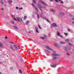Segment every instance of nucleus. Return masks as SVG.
I'll list each match as a JSON object with an SVG mask.
<instances>
[{"mask_svg": "<svg viewBox=\"0 0 74 74\" xmlns=\"http://www.w3.org/2000/svg\"><path fill=\"white\" fill-rule=\"evenodd\" d=\"M72 23H73V24H74V21H73L72 22Z\"/></svg>", "mask_w": 74, "mask_h": 74, "instance_id": "nucleus-44", "label": "nucleus"}, {"mask_svg": "<svg viewBox=\"0 0 74 74\" xmlns=\"http://www.w3.org/2000/svg\"><path fill=\"white\" fill-rule=\"evenodd\" d=\"M45 51H46V52H47L48 53H50V51L48 50H45Z\"/></svg>", "mask_w": 74, "mask_h": 74, "instance_id": "nucleus-17", "label": "nucleus"}, {"mask_svg": "<svg viewBox=\"0 0 74 74\" xmlns=\"http://www.w3.org/2000/svg\"><path fill=\"white\" fill-rule=\"evenodd\" d=\"M68 32H70V29L69 28H68Z\"/></svg>", "mask_w": 74, "mask_h": 74, "instance_id": "nucleus-29", "label": "nucleus"}, {"mask_svg": "<svg viewBox=\"0 0 74 74\" xmlns=\"http://www.w3.org/2000/svg\"><path fill=\"white\" fill-rule=\"evenodd\" d=\"M0 63H1V62H0Z\"/></svg>", "mask_w": 74, "mask_h": 74, "instance_id": "nucleus-57", "label": "nucleus"}, {"mask_svg": "<svg viewBox=\"0 0 74 74\" xmlns=\"http://www.w3.org/2000/svg\"><path fill=\"white\" fill-rule=\"evenodd\" d=\"M70 16H71L70 15H69Z\"/></svg>", "mask_w": 74, "mask_h": 74, "instance_id": "nucleus-56", "label": "nucleus"}, {"mask_svg": "<svg viewBox=\"0 0 74 74\" xmlns=\"http://www.w3.org/2000/svg\"><path fill=\"white\" fill-rule=\"evenodd\" d=\"M1 6H2V5H1Z\"/></svg>", "mask_w": 74, "mask_h": 74, "instance_id": "nucleus-59", "label": "nucleus"}, {"mask_svg": "<svg viewBox=\"0 0 74 74\" xmlns=\"http://www.w3.org/2000/svg\"><path fill=\"white\" fill-rule=\"evenodd\" d=\"M17 21L18 22H21L22 21V19L20 18H17Z\"/></svg>", "mask_w": 74, "mask_h": 74, "instance_id": "nucleus-5", "label": "nucleus"}, {"mask_svg": "<svg viewBox=\"0 0 74 74\" xmlns=\"http://www.w3.org/2000/svg\"><path fill=\"white\" fill-rule=\"evenodd\" d=\"M35 8L36 10H37V12H38V9L36 7H35Z\"/></svg>", "mask_w": 74, "mask_h": 74, "instance_id": "nucleus-24", "label": "nucleus"}, {"mask_svg": "<svg viewBox=\"0 0 74 74\" xmlns=\"http://www.w3.org/2000/svg\"><path fill=\"white\" fill-rule=\"evenodd\" d=\"M36 0H33V3H34V4H36Z\"/></svg>", "mask_w": 74, "mask_h": 74, "instance_id": "nucleus-19", "label": "nucleus"}, {"mask_svg": "<svg viewBox=\"0 0 74 74\" xmlns=\"http://www.w3.org/2000/svg\"><path fill=\"white\" fill-rule=\"evenodd\" d=\"M60 44H65V42L63 41L60 42Z\"/></svg>", "mask_w": 74, "mask_h": 74, "instance_id": "nucleus-11", "label": "nucleus"}, {"mask_svg": "<svg viewBox=\"0 0 74 74\" xmlns=\"http://www.w3.org/2000/svg\"><path fill=\"white\" fill-rule=\"evenodd\" d=\"M59 1H60V0H58Z\"/></svg>", "mask_w": 74, "mask_h": 74, "instance_id": "nucleus-53", "label": "nucleus"}, {"mask_svg": "<svg viewBox=\"0 0 74 74\" xmlns=\"http://www.w3.org/2000/svg\"><path fill=\"white\" fill-rule=\"evenodd\" d=\"M1 10H2V11H4V9L3 8H2Z\"/></svg>", "mask_w": 74, "mask_h": 74, "instance_id": "nucleus-33", "label": "nucleus"}, {"mask_svg": "<svg viewBox=\"0 0 74 74\" xmlns=\"http://www.w3.org/2000/svg\"><path fill=\"white\" fill-rule=\"evenodd\" d=\"M50 11L51 12H55V10L53 9H51Z\"/></svg>", "mask_w": 74, "mask_h": 74, "instance_id": "nucleus-13", "label": "nucleus"}, {"mask_svg": "<svg viewBox=\"0 0 74 74\" xmlns=\"http://www.w3.org/2000/svg\"><path fill=\"white\" fill-rule=\"evenodd\" d=\"M46 47L47 49H48L50 50V51H53V49L50 48L48 46H46Z\"/></svg>", "mask_w": 74, "mask_h": 74, "instance_id": "nucleus-2", "label": "nucleus"}, {"mask_svg": "<svg viewBox=\"0 0 74 74\" xmlns=\"http://www.w3.org/2000/svg\"><path fill=\"white\" fill-rule=\"evenodd\" d=\"M40 67H42V66H40Z\"/></svg>", "mask_w": 74, "mask_h": 74, "instance_id": "nucleus-52", "label": "nucleus"}, {"mask_svg": "<svg viewBox=\"0 0 74 74\" xmlns=\"http://www.w3.org/2000/svg\"><path fill=\"white\" fill-rule=\"evenodd\" d=\"M54 46H55V47H58V44L56 43H55L54 44Z\"/></svg>", "mask_w": 74, "mask_h": 74, "instance_id": "nucleus-15", "label": "nucleus"}, {"mask_svg": "<svg viewBox=\"0 0 74 74\" xmlns=\"http://www.w3.org/2000/svg\"><path fill=\"white\" fill-rule=\"evenodd\" d=\"M41 3L42 4H44V5H46V6L47 5V4H46L44 2L42 1L41 2Z\"/></svg>", "mask_w": 74, "mask_h": 74, "instance_id": "nucleus-12", "label": "nucleus"}, {"mask_svg": "<svg viewBox=\"0 0 74 74\" xmlns=\"http://www.w3.org/2000/svg\"><path fill=\"white\" fill-rule=\"evenodd\" d=\"M13 47L14 48L16 51H17V50H18V47H17V46H16V45H14Z\"/></svg>", "mask_w": 74, "mask_h": 74, "instance_id": "nucleus-4", "label": "nucleus"}, {"mask_svg": "<svg viewBox=\"0 0 74 74\" xmlns=\"http://www.w3.org/2000/svg\"><path fill=\"white\" fill-rule=\"evenodd\" d=\"M34 65H35L36 64V63H34V64H33Z\"/></svg>", "mask_w": 74, "mask_h": 74, "instance_id": "nucleus-47", "label": "nucleus"}, {"mask_svg": "<svg viewBox=\"0 0 74 74\" xmlns=\"http://www.w3.org/2000/svg\"><path fill=\"white\" fill-rule=\"evenodd\" d=\"M66 55H68V56H69L70 55V54H69V53H66Z\"/></svg>", "mask_w": 74, "mask_h": 74, "instance_id": "nucleus-34", "label": "nucleus"}, {"mask_svg": "<svg viewBox=\"0 0 74 74\" xmlns=\"http://www.w3.org/2000/svg\"><path fill=\"white\" fill-rule=\"evenodd\" d=\"M8 37H7V36H5V38L6 39H7V38Z\"/></svg>", "mask_w": 74, "mask_h": 74, "instance_id": "nucleus-43", "label": "nucleus"}, {"mask_svg": "<svg viewBox=\"0 0 74 74\" xmlns=\"http://www.w3.org/2000/svg\"><path fill=\"white\" fill-rule=\"evenodd\" d=\"M10 22H11V23H13V24H14V21H11Z\"/></svg>", "mask_w": 74, "mask_h": 74, "instance_id": "nucleus-25", "label": "nucleus"}, {"mask_svg": "<svg viewBox=\"0 0 74 74\" xmlns=\"http://www.w3.org/2000/svg\"><path fill=\"white\" fill-rule=\"evenodd\" d=\"M57 33L58 35V36H59L60 37H62V36L60 34V33L59 32L57 31Z\"/></svg>", "mask_w": 74, "mask_h": 74, "instance_id": "nucleus-7", "label": "nucleus"}, {"mask_svg": "<svg viewBox=\"0 0 74 74\" xmlns=\"http://www.w3.org/2000/svg\"><path fill=\"white\" fill-rule=\"evenodd\" d=\"M51 67H56V65H50L49 67H51Z\"/></svg>", "mask_w": 74, "mask_h": 74, "instance_id": "nucleus-8", "label": "nucleus"}, {"mask_svg": "<svg viewBox=\"0 0 74 74\" xmlns=\"http://www.w3.org/2000/svg\"><path fill=\"white\" fill-rule=\"evenodd\" d=\"M47 22H49V21H48V20H47Z\"/></svg>", "mask_w": 74, "mask_h": 74, "instance_id": "nucleus-50", "label": "nucleus"}, {"mask_svg": "<svg viewBox=\"0 0 74 74\" xmlns=\"http://www.w3.org/2000/svg\"><path fill=\"white\" fill-rule=\"evenodd\" d=\"M64 34L65 36H67L68 35V34L67 33L64 32Z\"/></svg>", "mask_w": 74, "mask_h": 74, "instance_id": "nucleus-21", "label": "nucleus"}, {"mask_svg": "<svg viewBox=\"0 0 74 74\" xmlns=\"http://www.w3.org/2000/svg\"><path fill=\"white\" fill-rule=\"evenodd\" d=\"M10 2H12V1H10L9 2V3H10Z\"/></svg>", "mask_w": 74, "mask_h": 74, "instance_id": "nucleus-49", "label": "nucleus"}, {"mask_svg": "<svg viewBox=\"0 0 74 74\" xmlns=\"http://www.w3.org/2000/svg\"><path fill=\"white\" fill-rule=\"evenodd\" d=\"M35 29L36 30V32L37 33H38V27H35Z\"/></svg>", "mask_w": 74, "mask_h": 74, "instance_id": "nucleus-10", "label": "nucleus"}, {"mask_svg": "<svg viewBox=\"0 0 74 74\" xmlns=\"http://www.w3.org/2000/svg\"><path fill=\"white\" fill-rule=\"evenodd\" d=\"M43 37H47V36L45 34H44L43 35Z\"/></svg>", "mask_w": 74, "mask_h": 74, "instance_id": "nucleus-27", "label": "nucleus"}, {"mask_svg": "<svg viewBox=\"0 0 74 74\" xmlns=\"http://www.w3.org/2000/svg\"><path fill=\"white\" fill-rule=\"evenodd\" d=\"M68 44H69V45H71V43H68Z\"/></svg>", "mask_w": 74, "mask_h": 74, "instance_id": "nucleus-46", "label": "nucleus"}, {"mask_svg": "<svg viewBox=\"0 0 74 74\" xmlns=\"http://www.w3.org/2000/svg\"><path fill=\"white\" fill-rule=\"evenodd\" d=\"M72 19L73 20H74V19L73 18H72Z\"/></svg>", "mask_w": 74, "mask_h": 74, "instance_id": "nucleus-51", "label": "nucleus"}, {"mask_svg": "<svg viewBox=\"0 0 74 74\" xmlns=\"http://www.w3.org/2000/svg\"><path fill=\"white\" fill-rule=\"evenodd\" d=\"M26 17H27L26 16H25L24 17V20H26Z\"/></svg>", "mask_w": 74, "mask_h": 74, "instance_id": "nucleus-23", "label": "nucleus"}, {"mask_svg": "<svg viewBox=\"0 0 74 74\" xmlns=\"http://www.w3.org/2000/svg\"><path fill=\"white\" fill-rule=\"evenodd\" d=\"M18 49H21V48H20H20H18Z\"/></svg>", "mask_w": 74, "mask_h": 74, "instance_id": "nucleus-54", "label": "nucleus"}, {"mask_svg": "<svg viewBox=\"0 0 74 74\" xmlns=\"http://www.w3.org/2000/svg\"><path fill=\"white\" fill-rule=\"evenodd\" d=\"M10 42V43H11V44H14V42Z\"/></svg>", "mask_w": 74, "mask_h": 74, "instance_id": "nucleus-37", "label": "nucleus"}, {"mask_svg": "<svg viewBox=\"0 0 74 74\" xmlns=\"http://www.w3.org/2000/svg\"><path fill=\"white\" fill-rule=\"evenodd\" d=\"M29 23V21H27L26 22V24H28V23Z\"/></svg>", "mask_w": 74, "mask_h": 74, "instance_id": "nucleus-26", "label": "nucleus"}, {"mask_svg": "<svg viewBox=\"0 0 74 74\" xmlns=\"http://www.w3.org/2000/svg\"><path fill=\"white\" fill-rule=\"evenodd\" d=\"M61 3L62 4H63V1H61Z\"/></svg>", "mask_w": 74, "mask_h": 74, "instance_id": "nucleus-39", "label": "nucleus"}, {"mask_svg": "<svg viewBox=\"0 0 74 74\" xmlns=\"http://www.w3.org/2000/svg\"><path fill=\"white\" fill-rule=\"evenodd\" d=\"M19 73H21V74H22V70L20 69L19 70Z\"/></svg>", "mask_w": 74, "mask_h": 74, "instance_id": "nucleus-20", "label": "nucleus"}, {"mask_svg": "<svg viewBox=\"0 0 74 74\" xmlns=\"http://www.w3.org/2000/svg\"><path fill=\"white\" fill-rule=\"evenodd\" d=\"M65 41H66V42H67L69 41V39H67L65 40Z\"/></svg>", "mask_w": 74, "mask_h": 74, "instance_id": "nucleus-32", "label": "nucleus"}, {"mask_svg": "<svg viewBox=\"0 0 74 74\" xmlns=\"http://www.w3.org/2000/svg\"><path fill=\"white\" fill-rule=\"evenodd\" d=\"M0 74H1V72H0Z\"/></svg>", "mask_w": 74, "mask_h": 74, "instance_id": "nucleus-55", "label": "nucleus"}, {"mask_svg": "<svg viewBox=\"0 0 74 74\" xmlns=\"http://www.w3.org/2000/svg\"><path fill=\"white\" fill-rule=\"evenodd\" d=\"M10 47L12 50V51H14V48H13V47H12V45L10 46Z\"/></svg>", "mask_w": 74, "mask_h": 74, "instance_id": "nucleus-16", "label": "nucleus"}, {"mask_svg": "<svg viewBox=\"0 0 74 74\" xmlns=\"http://www.w3.org/2000/svg\"><path fill=\"white\" fill-rule=\"evenodd\" d=\"M3 43L2 42H0V48H3Z\"/></svg>", "mask_w": 74, "mask_h": 74, "instance_id": "nucleus-6", "label": "nucleus"}, {"mask_svg": "<svg viewBox=\"0 0 74 74\" xmlns=\"http://www.w3.org/2000/svg\"><path fill=\"white\" fill-rule=\"evenodd\" d=\"M38 27H39V28H40V29H41V27H40V25H38Z\"/></svg>", "mask_w": 74, "mask_h": 74, "instance_id": "nucleus-36", "label": "nucleus"}, {"mask_svg": "<svg viewBox=\"0 0 74 74\" xmlns=\"http://www.w3.org/2000/svg\"><path fill=\"white\" fill-rule=\"evenodd\" d=\"M37 17L38 18H40V16H39L38 14H37Z\"/></svg>", "mask_w": 74, "mask_h": 74, "instance_id": "nucleus-28", "label": "nucleus"}, {"mask_svg": "<svg viewBox=\"0 0 74 74\" xmlns=\"http://www.w3.org/2000/svg\"><path fill=\"white\" fill-rule=\"evenodd\" d=\"M41 38H42V40H44V39H45V38H44V37H41Z\"/></svg>", "mask_w": 74, "mask_h": 74, "instance_id": "nucleus-31", "label": "nucleus"}, {"mask_svg": "<svg viewBox=\"0 0 74 74\" xmlns=\"http://www.w3.org/2000/svg\"><path fill=\"white\" fill-rule=\"evenodd\" d=\"M52 26H54V27H57L56 24L55 23H53L52 25Z\"/></svg>", "mask_w": 74, "mask_h": 74, "instance_id": "nucleus-9", "label": "nucleus"}, {"mask_svg": "<svg viewBox=\"0 0 74 74\" xmlns=\"http://www.w3.org/2000/svg\"><path fill=\"white\" fill-rule=\"evenodd\" d=\"M59 15H63V12H60L59 13Z\"/></svg>", "mask_w": 74, "mask_h": 74, "instance_id": "nucleus-14", "label": "nucleus"}, {"mask_svg": "<svg viewBox=\"0 0 74 74\" xmlns=\"http://www.w3.org/2000/svg\"><path fill=\"white\" fill-rule=\"evenodd\" d=\"M52 51L53 52V53L51 55L52 56H55V57H56L57 56H59V55L56 53V52L53 50V51Z\"/></svg>", "mask_w": 74, "mask_h": 74, "instance_id": "nucleus-1", "label": "nucleus"}, {"mask_svg": "<svg viewBox=\"0 0 74 74\" xmlns=\"http://www.w3.org/2000/svg\"><path fill=\"white\" fill-rule=\"evenodd\" d=\"M53 59H57V58L56 57H54L53 58Z\"/></svg>", "mask_w": 74, "mask_h": 74, "instance_id": "nucleus-35", "label": "nucleus"}, {"mask_svg": "<svg viewBox=\"0 0 74 74\" xmlns=\"http://www.w3.org/2000/svg\"><path fill=\"white\" fill-rule=\"evenodd\" d=\"M55 1H56V2H57V3L58 2V0H55Z\"/></svg>", "mask_w": 74, "mask_h": 74, "instance_id": "nucleus-38", "label": "nucleus"}, {"mask_svg": "<svg viewBox=\"0 0 74 74\" xmlns=\"http://www.w3.org/2000/svg\"><path fill=\"white\" fill-rule=\"evenodd\" d=\"M1 3L2 4H4V3H3V1H2V0H1Z\"/></svg>", "mask_w": 74, "mask_h": 74, "instance_id": "nucleus-22", "label": "nucleus"}, {"mask_svg": "<svg viewBox=\"0 0 74 74\" xmlns=\"http://www.w3.org/2000/svg\"><path fill=\"white\" fill-rule=\"evenodd\" d=\"M58 64H53V65H58Z\"/></svg>", "mask_w": 74, "mask_h": 74, "instance_id": "nucleus-41", "label": "nucleus"}, {"mask_svg": "<svg viewBox=\"0 0 74 74\" xmlns=\"http://www.w3.org/2000/svg\"><path fill=\"white\" fill-rule=\"evenodd\" d=\"M32 64H31V65H32Z\"/></svg>", "mask_w": 74, "mask_h": 74, "instance_id": "nucleus-58", "label": "nucleus"}, {"mask_svg": "<svg viewBox=\"0 0 74 74\" xmlns=\"http://www.w3.org/2000/svg\"><path fill=\"white\" fill-rule=\"evenodd\" d=\"M32 5L33 6V7H35V6H34V4L33 3H32Z\"/></svg>", "mask_w": 74, "mask_h": 74, "instance_id": "nucleus-30", "label": "nucleus"}, {"mask_svg": "<svg viewBox=\"0 0 74 74\" xmlns=\"http://www.w3.org/2000/svg\"><path fill=\"white\" fill-rule=\"evenodd\" d=\"M50 1H53V0H49Z\"/></svg>", "mask_w": 74, "mask_h": 74, "instance_id": "nucleus-45", "label": "nucleus"}, {"mask_svg": "<svg viewBox=\"0 0 74 74\" xmlns=\"http://www.w3.org/2000/svg\"><path fill=\"white\" fill-rule=\"evenodd\" d=\"M37 5L39 8H40L41 10V8H44V7H42V6H41L40 4H39V3H38Z\"/></svg>", "mask_w": 74, "mask_h": 74, "instance_id": "nucleus-3", "label": "nucleus"}, {"mask_svg": "<svg viewBox=\"0 0 74 74\" xmlns=\"http://www.w3.org/2000/svg\"><path fill=\"white\" fill-rule=\"evenodd\" d=\"M14 20L16 21V18H14Z\"/></svg>", "mask_w": 74, "mask_h": 74, "instance_id": "nucleus-40", "label": "nucleus"}, {"mask_svg": "<svg viewBox=\"0 0 74 74\" xmlns=\"http://www.w3.org/2000/svg\"><path fill=\"white\" fill-rule=\"evenodd\" d=\"M14 29H16V30H18V27H17L16 26H14Z\"/></svg>", "mask_w": 74, "mask_h": 74, "instance_id": "nucleus-18", "label": "nucleus"}, {"mask_svg": "<svg viewBox=\"0 0 74 74\" xmlns=\"http://www.w3.org/2000/svg\"><path fill=\"white\" fill-rule=\"evenodd\" d=\"M19 10H22V8H19Z\"/></svg>", "mask_w": 74, "mask_h": 74, "instance_id": "nucleus-42", "label": "nucleus"}, {"mask_svg": "<svg viewBox=\"0 0 74 74\" xmlns=\"http://www.w3.org/2000/svg\"><path fill=\"white\" fill-rule=\"evenodd\" d=\"M16 9H18V7H16Z\"/></svg>", "mask_w": 74, "mask_h": 74, "instance_id": "nucleus-48", "label": "nucleus"}]
</instances>
